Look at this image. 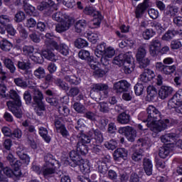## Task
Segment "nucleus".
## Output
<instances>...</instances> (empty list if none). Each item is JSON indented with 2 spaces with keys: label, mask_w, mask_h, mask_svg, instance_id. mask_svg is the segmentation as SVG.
Segmentation results:
<instances>
[{
  "label": "nucleus",
  "mask_w": 182,
  "mask_h": 182,
  "mask_svg": "<svg viewBox=\"0 0 182 182\" xmlns=\"http://www.w3.org/2000/svg\"><path fill=\"white\" fill-rule=\"evenodd\" d=\"M139 120L146 123L147 127L154 133H161L168 127L177 124V120L173 119H161V112L153 105H149L146 112H141L138 115Z\"/></svg>",
  "instance_id": "nucleus-1"
},
{
  "label": "nucleus",
  "mask_w": 182,
  "mask_h": 182,
  "mask_svg": "<svg viewBox=\"0 0 182 182\" xmlns=\"http://www.w3.org/2000/svg\"><path fill=\"white\" fill-rule=\"evenodd\" d=\"M90 144L92 145V134L89 132L85 134L82 130L80 131L76 151L73 150L69 153L70 160H83L82 156L87 154Z\"/></svg>",
  "instance_id": "nucleus-2"
},
{
  "label": "nucleus",
  "mask_w": 182,
  "mask_h": 182,
  "mask_svg": "<svg viewBox=\"0 0 182 182\" xmlns=\"http://www.w3.org/2000/svg\"><path fill=\"white\" fill-rule=\"evenodd\" d=\"M115 53L114 48L110 46L107 48V44L105 42L98 44L95 50V55L97 60H100L102 65L105 66V68L110 65V60L109 59L114 57Z\"/></svg>",
  "instance_id": "nucleus-3"
},
{
  "label": "nucleus",
  "mask_w": 182,
  "mask_h": 182,
  "mask_svg": "<svg viewBox=\"0 0 182 182\" xmlns=\"http://www.w3.org/2000/svg\"><path fill=\"white\" fill-rule=\"evenodd\" d=\"M177 137L176 133H168L161 136V141L164 143L163 146L159 149V156L161 159H167L173 156V150H174V143L171 142Z\"/></svg>",
  "instance_id": "nucleus-4"
},
{
  "label": "nucleus",
  "mask_w": 182,
  "mask_h": 182,
  "mask_svg": "<svg viewBox=\"0 0 182 182\" xmlns=\"http://www.w3.org/2000/svg\"><path fill=\"white\" fill-rule=\"evenodd\" d=\"M112 63L117 66H123V70L126 75H130L132 71L134 70V68H136L133 56L127 54L121 53L115 56Z\"/></svg>",
  "instance_id": "nucleus-5"
},
{
  "label": "nucleus",
  "mask_w": 182,
  "mask_h": 182,
  "mask_svg": "<svg viewBox=\"0 0 182 182\" xmlns=\"http://www.w3.org/2000/svg\"><path fill=\"white\" fill-rule=\"evenodd\" d=\"M10 99L12 100H9L6 102L10 112H12L17 119H22V101L21 100V97L14 90H11L10 91Z\"/></svg>",
  "instance_id": "nucleus-6"
},
{
  "label": "nucleus",
  "mask_w": 182,
  "mask_h": 182,
  "mask_svg": "<svg viewBox=\"0 0 182 182\" xmlns=\"http://www.w3.org/2000/svg\"><path fill=\"white\" fill-rule=\"evenodd\" d=\"M43 39H44L45 45L50 48H54L55 50H58L63 56H68L69 55V47L65 43L58 44V42L55 41V36L51 33H46Z\"/></svg>",
  "instance_id": "nucleus-7"
},
{
  "label": "nucleus",
  "mask_w": 182,
  "mask_h": 182,
  "mask_svg": "<svg viewBox=\"0 0 182 182\" xmlns=\"http://www.w3.org/2000/svg\"><path fill=\"white\" fill-rule=\"evenodd\" d=\"M83 14L88 15V16H92V25L94 28H99L103 21V15L100 11H96L93 6H86L83 9Z\"/></svg>",
  "instance_id": "nucleus-8"
},
{
  "label": "nucleus",
  "mask_w": 182,
  "mask_h": 182,
  "mask_svg": "<svg viewBox=\"0 0 182 182\" xmlns=\"http://www.w3.org/2000/svg\"><path fill=\"white\" fill-rule=\"evenodd\" d=\"M62 0H48L42 1L39 6H37L38 11H44L45 16H51L54 11H58V4Z\"/></svg>",
  "instance_id": "nucleus-9"
},
{
  "label": "nucleus",
  "mask_w": 182,
  "mask_h": 182,
  "mask_svg": "<svg viewBox=\"0 0 182 182\" xmlns=\"http://www.w3.org/2000/svg\"><path fill=\"white\" fill-rule=\"evenodd\" d=\"M137 145L139 149L133 151L132 154V160H150V159L144 157V151L149 149V145L146 142V140L139 139L137 141Z\"/></svg>",
  "instance_id": "nucleus-10"
},
{
  "label": "nucleus",
  "mask_w": 182,
  "mask_h": 182,
  "mask_svg": "<svg viewBox=\"0 0 182 182\" xmlns=\"http://www.w3.org/2000/svg\"><path fill=\"white\" fill-rule=\"evenodd\" d=\"M147 55V50L144 47L140 46L137 49L136 58L137 62L139 63V68L141 69H146L150 65V60L146 58Z\"/></svg>",
  "instance_id": "nucleus-11"
},
{
  "label": "nucleus",
  "mask_w": 182,
  "mask_h": 182,
  "mask_svg": "<svg viewBox=\"0 0 182 182\" xmlns=\"http://www.w3.org/2000/svg\"><path fill=\"white\" fill-rule=\"evenodd\" d=\"M119 133L127 137L128 141L133 143L136 140L137 132L132 127H124L119 129Z\"/></svg>",
  "instance_id": "nucleus-12"
},
{
  "label": "nucleus",
  "mask_w": 182,
  "mask_h": 182,
  "mask_svg": "<svg viewBox=\"0 0 182 182\" xmlns=\"http://www.w3.org/2000/svg\"><path fill=\"white\" fill-rule=\"evenodd\" d=\"M54 126L56 129V132L62 136L63 139H69L70 137V133L66 125L61 122L59 119H55L54 121Z\"/></svg>",
  "instance_id": "nucleus-13"
},
{
  "label": "nucleus",
  "mask_w": 182,
  "mask_h": 182,
  "mask_svg": "<svg viewBox=\"0 0 182 182\" xmlns=\"http://www.w3.org/2000/svg\"><path fill=\"white\" fill-rule=\"evenodd\" d=\"M156 69L161 73L164 75H167L168 76L170 75H173L176 70L177 69V66L176 65H166L163 64V63H156Z\"/></svg>",
  "instance_id": "nucleus-14"
},
{
  "label": "nucleus",
  "mask_w": 182,
  "mask_h": 182,
  "mask_svg": "<svg viewBox=\"0 0 182 182\" xmlns=\"http://www.w3.org/2000/svg\"><path fill=\"white\" fill-rule=\"evenodd\" d=\"M129 87H130V83L126 80H121L114 84L113 90L115 93L120 95L124 93V92H127Z\"/></svg>",
  "instance_id": "nucleus-15"
},
{
  "label": "nucleus",
  "mask_w": 182,
  "mask_h": 182,
  "mask_svg": "<svg viewBox=\"0 0 182 182\" xmlns=\"http://www.w3.org/2000/svg\"><path fill=\"white\" fill-rule=\"evenodd\" d=\"M174 92V89L168 85H161L158 91V96L159 99L164 100V99H167L169 96H171Z\"/></svg>",
  "instance_id": "nucleus-16"
},
{
  "label": "nucleus",
  "mask_w": 182,
  "mask_h": 182,
  "mask_svg": "<svg viewBox=\"0 0 182 182\" xmlns=\"http://www.w3.org/2000/svg\"><path fill=\"white\" fill-rule=\"evenodd\" d=\"M182 103V89L178 90L168 102V107H177Z\"/></svg>",
  "instance_id": "nucleus-17"
},
{
  "label": "nucleus",
  "mask_w": 182,
  "mask_h": 182,
  "mask_svg": "<svg viewBox=\"0 0 182 182\" xmlns=\"http://www.w3.org/2000/svg\"><path fill=\"white\" fill-rule=\"evenodd\" d=\"M154 77H156V74L154 71L150 69H145L144 73L140 75V80L143 85H144V83H149V82H151V80H154Z\"/></svg>",
  "instance_id": "nucleus-18"
},
{
  "label": "nucleus",
  "mask_w": 182,
  "mask_h": 182,
  "mask_svg": "<svg viewBox=\"0 0 182 182\" xmlns=\"http://www.w3.org/2000/svg\"><path fill=\"white\" fill-rule=\"evenodd\" d=\"M146 99L148 102H156L159 98L157 88L153 85H149L146 88Z\"/></svg>",
  "instance_id": "nucleus-19"
},
{
  "label": "nucleus",
  "mask_w": 182,
  "mask_h": 182,
  "mask_svg": "<svg viewBox=\"0 0 182 182\" xmlns=\"http://www.w3.org/2000/svg\"><path fill=\"white\" fill-rule=\"evenodd\" d=\"M89 134L92 136V143H97V144H102L103 143V134L99 129H91L89 131Z\"/></svg>",
  "instance_id": "nucleus-20"
},
{
  "label": "nucleus",
  "mask_w": 182,
  "mask_h": 182,
  "mask_svg": "<svg viewBox=\"0 0 182 182\" xmlns=\"http://www.w3.org/2000/svg\"><path fill=\"white\" fill-rule=\"evenodd\" d=\"M160 48H161V43L159 40H153L149 46V53L151 56L156 58L160 55Z\"/></svg>",
  "instance_id": "nucleus-21"
},
{
  "label": "nucleus",
  "mask_w": 182,
  "mask_h": 182,
  "mask_svg": "<svg viewBox=\"0 0 182 182\" xmlns=\"http://www.w3.org/2000/svg\"><path fill=\"white\" fill-rule=\"evenodd\" d=\"M46 49L43 50L41 53V55H43V58H45V59H47V60H50L51 62H54L56 60V55L53 53L55 50V48L50 47L49 46L46 45Z\"/></svg>",
  "instance_id": "nucleus-22"
},
{
  "label": "nucleus",
  "mask_w": 182,
  "mask_h": 182,
  "mask_svg": "<svg viewBox=\"0 0 182 182\" xmlns=\"http://www.w3.org/2000/svg\"><path fill=\"white\" fill-rule=\"evenodd\" d=\"M78 57L81 60H85L87 62L90 66L91 63H95L93 57L90 55V52H89V50L81 49L78 53Z\"/></svg>",
  "instance_id": "nucleus-23"
},
{
  "label": "nucleus",
  "mask_w": 182,
  "mask_h": 182,
  "mask_svg": "<svg viewBox=\"0 0 182 182\" xmlns=\"http://www.w3.org/2000/svg\"><path fill=\"white\" fill-rule=\"evenodd\" d=\"M90 67L91 69H92L94 71L93 74L94 76H96L97 77H103L107 72L105 71V70L100 68V65L99 63L94 62L90 64Z\"/></svg>",
  "instance_id": "nucleus-24"
},
{
  "label": "nucleus",
  "mask_w": 182,
  "mask_h": 182,
  "mask_svg": "<svg viewBox=\"0 0 182 182\" xmlns=\"http://www.w3.org/2000/svg\"><path fill=\"white\" fill-rule=\"evenodd\" d=\"M129 155V151L124 148H118L113 153L114 160L118 159H122V160H127V156Z\"/></svg>",
  "instance_id": "nucleus-25"
},
{
  "label": "nucleus",
  "mask_w": 182,
  "mask_h": 182,
  "mask_svg": "<svg viewBox=\"0 0 182 182\" xmlns=\"http://www.w3.org/2000/svg\"><path fill=\"white\" fill-rule=\"evenodd\" d=\"M149 9V6L145 5L143 3H139L135 9V17L136 19H140L143 17V15L146 14V11Z\"/></svg>",
  "instance_id": "nucleus-26"
},
{
  "label": "nucleus",
  "mask_w": 182,
  "mask_h": 182,
  "mask_svg": "<svg viewBox=\"0 0 182 182\" xmlns=\"http://www.w3.org/2000/svg\"><path fill=\"white\" fill-rule=\"evenodd\" d=\"M38 134L41 136V137H42L46 143H50L52 138L49 135V132L48 131L47 128L44 127H38Z\"/></svg>",
  "instance_id": "nucleus-27"
},
{
  "label": "nucleus",
  "mask_w": 182,
  "mask_h": 182,
  "mask_svg": "<svg viewBox=\"0 0 182 182\" xmlns=\"http://www.w3.org/2000/svg\"><path fill=\"white\" fill-rule=\"evenodd\" d=\"M90 94L92 93H99V92H103V90H107L109 89V85L102 83L93 84L90 87Z\"/></svg>",
  "instance_id": "nucleus-28"
},
{
  "label": "nucleus",
  "mask_w": 182,
  "mask_h": 182,
  "mask_svg": "<svg viewBox=\"0 0 182 182\" xmlns=\"http://www.w3.org/2000/svg\"><path fill=\"white\" fill-rule=\"evenodd\" d=\"M50 166H53V164H49V161L46 162V166L42 169V173L44 177H49V176H52V174H55L56 171L55 168L50 167Z\"/></svg>",
  "instance_id": "nucleus-29"
},
{
  "label": "nucleus",
  "mask_w": 182,
  "mask_h": 182,
  "mask_svg": "<svg viewBox=\"0 0 182 182\" xmlns=\"http://www.w3.org/2000/svg\"><path fill=\"white\" fill-rule=\"evenodd\" d=\"M117 120L121 124H127L130 123V114L123 112L117 116Z\"/></svg>",
  "instance_id": "nucleus-30"
},
{
  "label": "nucleus",
  "mask_w": 182,
  "mask_h": 182,
  "mask_svg": "<svg viewBox=\"0 0 182 182\" xmlns=\"http://www.w3.org/2000/svg\"><path fill=\"white\" fill-rule=\"evenodd\" d=\"M35 105L34 110L37 114V116H43V112L46 110V105L45 102L42 101L41 102H37Z\"/></svg>",
  "instance_id": "nucleus-31"
},
{
  "label": "nucleus",
  "mask_w": 182,
  "mask_h": 182,
  "mask_svg": "<svg viewBox=\"0 0 182 182\" xmlns=\"http://www.w3.org/2000/svg\"><path fill=\"white\" fill-rule=\"evenodd\" d=\"M87 26V21L85 19L77 21L75 24V28L77 33H81L82 31Z\"/></svg>",
  "instance_id": "nucleus-32"
},
{
  "label": "nucleus",
  "mask_w": 182,
  "mask_h": 182,
  "mask_svg": "<svg viewBox=\"0 0 182 182\" xmlns=\"http://www.w3.org/2000/svg\"><path fill=\"white\" fill-rule=\"evenodd\" d=\"M166 16H170V18H174L178 14V7L168 6L166 10L164 12Z\"/></svg>",
  "instance_id": "nucleus-33"
},
{
  "label": "nucleus",
  "mask_w": 182,
  "mask_h": 182,
  "mask_svg": "<svg viewBox=\"0 0 182 182\" xmlns=\"http://www.w3.org/2000/svg\"><path fill=\"white\" fill-rule=\"evenodd\" d=\"M65 80L71 85H74L75 86H77V85L80 84V77H78L76 75H66L65 77Z\"/></svg>",
  "instance_id": "nucleus-34"
},
{
  "label": "nucleus",
  "mask_w": 182,
  "mask_h": 182,
  "mask_svg": "<svg viewBox=\"0 0 182 182\" xmlns=\"http://www.w3.org/2000/svg\"><path fill=\"white\" fill-rule=\"evenodd\" d=\"M146 85H144V84L137 82L134 87V90L136 96H141V95L144 93Z\"/></svg>",
  "instance_id": "nucleus-35"
},
{
  "label": "nucleus",
  "mask_w": 182,
  "mask_h": 182,
  "mask_svg": "<svg viewBox=\"0 0 182 182\" xmlns=\"http://www.w3.org/2000/svg\"><path fill=\"white\" fill-rule=\"evenodd\" d=\"M33 105L43 102V93H42V91L39 90L34 91L33 95Z\"/></svg>",
  "instance_id": "nucleus-36"
},
{
  "label": "nucleus",
  "mask_w": 182,
  "mask_h": 182,
  "mask_svg": "<svg viewBox=\"0 0 182 182\" xmlns=\"http://www.w3.org/2000/svg\"><path fill=\"white\" fill-rule=\"evenodd\" d=\"M144 170L146 176H151L153 174V164L151 161H144Z\"/></svg>",
  "instance_id": "nucleus-37"
},
{
  "label": "nucleus",
  "mask_w": 182,
  "mask_h": 182,
  "mask_svg": "<svg viewBox=\"0 0 182 182\" xmlns=\"http://www.w3.org/2000/svg\"><path fill=\"white\" fill-rule=\"evenodd\" d=\"M23 9L27 15H30V16H36V9H35L33 6L27 3L23 6Z\"/></svg>",
  "instance_id": "nucleus-38"
},
{
  "label": "nucleus",
  "mask_w": 182,
  "mask_h": 182,
  "mask_svg": "<svg viewBox=\"0 0 182 182\" xmlns=\"http://www.w3.org/2000/svg\"><path fill=\"white\" fill-rule=\"evenodd\" d=\"M74 45L77 49H83V48H87L89 46V43H87V41L79 38L75 40Z\"/></svg>",
  "instance_id": "nucleus-39"
},
{
  "label": "nucleus",
  "mask_w": 182,
  "mask_h": 182,
  "mask_svg": "<svg viewBox=\"0 0 182 182\" xmlns=\"http://www.w3.org/2000/svg\"><path fill=\"white\" fill-rule=\"evenodd\" d=\"M4 66L9 69L11 73H15V70H16V68L14 64V61L10 58H6L4 61Z\"/></svg>",
  "instance_id": "nucleus-40"
},
{
  "label": "nucleus",
  "mask_w": 182,
  "mask_h": 182,
  "mask_svg": "<svg viewBox=\"0 0 182 182\" xmlns=\"http://www.w3.org/2000/svg\"><path fill=\"white\" fill-rule=\"evenodd\" d=\"M156 35V31L153 30L152 28H146L144 31L142 33V37L145 41H149V39H151L154 36Z\"/></svg>",
  "instance_id": "nucleus-41"
},
{
  "label": "nucleus",
  "mask_w": 182,
  "mask_h": 182,
  "mask_svg": "<svg viewBox=\"0 0 182 182\" xmlns=\"http://www.w3.org/2000/svg\"><path fill=\"white\" fill-rule=\"evenodd\" d=\"M68 29H69V26H68V24H66L64 20L58 23L55 26V31L58 33H63V32H66Z\"/></svg>",
  "instance_id": "nucleus-42"
},
{
  "label": "nucleus",
  "mask_w": 182,
  "mask_h": 182,
  "mask_svg": "<svg viewBox=\"0 0 182 182\" xmlns=\"http://www.w3.org/2000/svg\"><path fill=\"white\" fill-rule=\"evenodd\" d=\"M118 144L119 143L116 139H111L109 141H106L105 143V149L112 150V151H113V150H116V149H117Z\"/></svg>",
  "instance_id": "nucleus-43"
},
{
  "label": "nucleus",
  "mask_w": 182,
  "mask_h": 182,
  "mask_svg": "<svg viewBox=\"0 0 182 182\" xmlns=\"http://www.w3.org/2000/svg\"><path fill=\"white\" fill-rule=\"evenodd\" d=\"M12 43L8 40H3L0 42V48L1 50H4V52H9L11 49H12Z\"/></svg>",
  "instance_id": "nucleus-44"
},
{
  "label": "nucleus",
  "mask_w": 182,
  "mask_h": 182,
  "mask_svg": "<svg viewBox=\"0 0 182 182\" xmlns=\"http://www.w3.org/2000/svg\"><path fill=\"white\" fill-rule=\"evenodd\" d=\"M58 112L60 116H63V117H68L70 114V109H69V107L65 105L59 106Z\"/></svg>",
  "instance_id": "nucleus-45"
},
{
  "label": "nucleus",
  "mask_w": 182,
  "mask_h": 182,
  "mask_svg": "<svg viewBox=\"0 0 182 182\" xmlns=\"http://www.w3.org/2000/svg\"><path fill=\"white\" fill-rule=\"evenodd\" d=\"M31 59L34 62V63H38L40 65L45 62V59L43 58L42 53H36L31 57Z\"/></svg>",
  "instance_id": "nucleus-46"
},
{
  "label": "nucleus",
  "mask_w": 182,
  "mask_h": 182,
  "mask_svg": "<svg viewBox=\"0 0 182 182\" xmlns=\"http://www.w3.org/2000/svg\"><path fill=\"white\" fill-rule=\"evenodd\" d=\"M55 84L56 86H58L59 88L62 89V90H69V85L68 83L62 80L60 78H57L55 80Z\"/></svg>",
  "instance_id": "nucleus-47"
},
{
  "label": "nucleus",
  "mask_w": 182,
  "mask_h": 182,
  "mask_svg": "<svg viewBox=\"0 0 182 182\" xmlns=\"http://www.w3.org/2000/svg\"><path fill=\"white\" fill-rule=\"evenodd\" d=\"M17 68L21 70H28L31 69V63L29 61H18Z\"/></svg>",
  "instance_id": "nucleus-48"
},
{
  "label": "nucleus",
  "mask_w": 182,
  "mask_h": 182,
  "mask_svg": "<svg viewBox=\"0 0 182 182\" xmlns=\"http://www.w3.org/2000/svg\"><path fill=\"white\" fill-rule=\"evenodd\" d=\"M34 76L37 77V79H43L46 76L45 68L42 67H39L34 71Z\"/></svg>",
  "instance_id": "nucleus-49"
},
{
  "label": "nucleus",
  "mask_w": 182,
  "mask_h": 182,
  "mask_svg": "<svg viewBox=\"0 0 182 182\" xmlns=\"http://www.w3.org/2000/svg\"><path fill=\"white\" fill-rule=\"evenodd\" d=\"M87 37L89 42L91 43H96L99 41V36L96 33L88 32L87 33Z\"/></svg>",
  "instance_id": "nucleus-50"
},
{
  "label": "nucleus",
  "mask_w": 182,
  "mask_h": 182,
  "mask_svg": "<svg viewBox=\"0 0 182 182\" xmlns=\"http://www.w3.org/2000/svg\"><path fill=\"white\" fill-rule=\"evenodd\" d=\"M17 31L19 32L20 36L22 38V39H27L28 33L26 29H25V27H23L22 25H18L17 26Z\"/></svg>",
  "instance_id": "nucleus-51"
},
{
  "label": "nucleus",
  "mask_w": 182,
  "mask_h": 182,
  "mask_svg": "<svg viewBox=\"0 0 182 182\" xmlns=\"http://www.w3.org/2000/svg\"><path fill=\"white\" fill-rule=\"evenodd\" d=\"M176 30H168L163 36L162 39L164 41H170L171 39H173L174 36H176Z\"/></svg>",
  "instance_id": "nucleus-52"
},
{
  "label": "nucleus",
  "mask_w": 182,
  "mask_h": 182,
  "mask_svg": "<svg viewBox=\"0 0 182 182\" xmlns=\"http://www.w3.org/2000/svg\"><path fill=\"white\" fill-rule=\"evenodd\" d=\"M26 18V16L25 15V12L19 11L14 16V21L17 23H19L22 22L23 21H25Z\"/></svg>",
  "instance_id": "nucleus-53"
},
{
  "label": "nucleus",
  "mask_w": 182,
  "mask_h": 182,
  "mask_svg": "<svg viewBox=\"0 0 182 182\" xmlns=\"http://www.w3.org/2000/svg\"><path fill=\"white\" fill-rule=\"evenodd\" d=\"M22 50H23V55H25L26 56H28L33 53L35 48H33V46H24L23 47Z\"/></svg>",
  "instance_id": "nucleus-54"
},
{
  "label": "nucleus",
  "mask_w": 182,
  "mask_h": 182,
  "mask_svg": "<svg viewBox=\"0 0 182 182\" xmlns=\"http://www.w3.org/2000/svg\"><path fill=\"white\" fill-rule=\"evenodd\" d=\"M84 117H85L88 120H90V122H96L97 115L96 114V113L92 111H87V112L85 113Z\"/></svg>",
  "instance_id": "nucleus-55"
},
{
  "label": "nucleus",
  "mask_w": 182,
  "mask_h": 182,
  "mask_svg": "<svg viewBox=\"0 0 182 182\" xmlns=\"http://www.w3.org/2000/svg\"><path fill=\"white\" fill-rule=\"evenodd\" d=\"M12 139H21L22 138V130L19 128H15L11 131Z\"/></svg>",
  "instance_id": "nucleus-56"
},
{
  "label": "nucleus",
  "mask_w": 182,
  "mask_h": 182,
  "mask_svg": "<svg viewBox=\"0 0 182 182\" xmlns=\"http://www.w3.org/2000/svg\"><path fill=\"white\" fill-rule=\"evenodd\" d=\"M92 153H95V154H102V146L100 145L102 144H97L92 142Z\"/></svg>",
  "instance_id": "nucleus-57"
},
{
  "label": "nucleus",
  "mask_w": 182,
  "mask_h": 182,
  "mask_svg": "<svg viewBox=\"0 0 182 182\" xmlns=\"http://www.w3.org/2000/svg\"><path fill=\"white\" fill-rule=\"evenodd\" d=\"M78 166L82 173H88L89 165H87V162L85 163L84 160L80 161V164Z\"/></svg>",
  "instance_id": "nucleus-58"
},
{
  "label": "nucleus",
  "mask_w": 182,
  "mask_h": 182,
  "mask_svg": "<svg viewBox=\"0 0 182 182\" xmlns=\"http://www.w3.org/2000/svg\"><path fill=\"white\" fill-rule=\"evenodd\" d=\"M6 32H7V35H10V36H15L16 30H15L12 24H7L6 26Z\"/></svg>",
  "instance_id": "nucleus-59"
},
{
  "label": "nucleus",
  "mask_w": 182,
  "mask_h": 182,
  "mask_svg": "<svg viewBox=\"0 0 182 182\" xmlns=\"http://www.w3.org/2000/svg\"><path fill=\"white\" fill-rule=\"evenodd\" d=\"M100 111L102 112V113H109L110 107H109V104H107V102H100Z\"/></svg>",
  "instance_id": "nucleus-60"
},
{
  "label": "nucleus",
  "mask_w": 182,
  "mask_h": 182,
  "mask_svg": "<svg viewBox=\"0 0 182 182\" xmlns=\"http://www.w3.org/2000/svg\"><path fill=\"white\" fill-rule=\"evenodd\" d=\"M36 30L38 32H45L46 31V23L42 22V21H38L36 23Z\"/></svg>",
  "instance_id": "nucleus-61"
},
{
  "label": "nucleus",
  "mask_w": 182,
  "mask_h": 182,
  "mask_svg": "<svg viewBox=\"0 0 182 182\" xmlns=\"http://www.w3.org/2000/svg\"><path fill=\"white\" fill-rule=\"evenodd\" d=\"M148 14L151 19H157L159 18V11L154 9H149Z\"/></svg>",
  "instance_id": "nucleus-62"
},
{
  "label": "nucleus",
  "mask_w": 182,
  "mask_h": 182,
  "mask_svg": "<svg viewBox=\"0 0 182 182\" xmlns=\"http://www.w3.org/2000/svg\"><path fill=\"white\" fill-rule=\"evenodd\" d=\"M26 26L28 28H35L36 26V20L33 18H28L26 21Z\"/></svg>",
  "instance_id": "nucleus-63"
},
{
  "label": "nucleus",
  "mask_w": 182,
  "mask_h": 182,
  "mask_svg": "<svg viewBox=\"0 0 182 182\" xmlns=\"http://www.w3.org/2000/svg\"><path fill=\"white\" fill-rule=\"evenodd\" d=\"M181 46H182L181 41H180L179 40H174L171 43V49H173V50L180 49Z\"/></svg>",
  "instance_id": "nucleus-64"
}]
</instances>
